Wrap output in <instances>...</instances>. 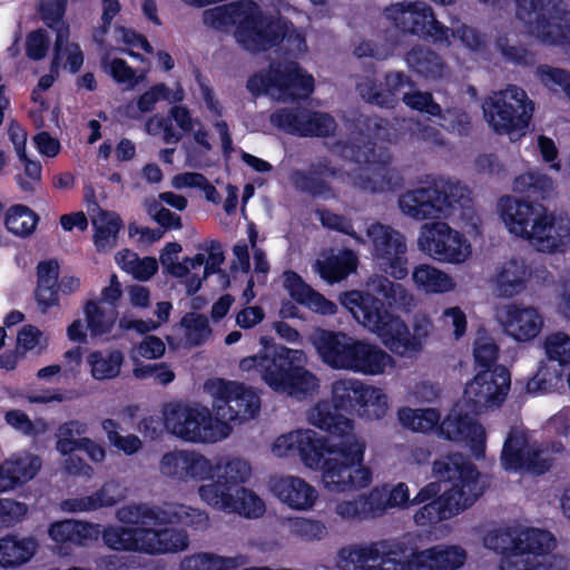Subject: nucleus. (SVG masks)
Returning <instances> with one entry per match:
<instances>
[{"label":"nucleus","instance_id":"nucleus-1","mask_svg":"<svg viewBox=\"0 0 570 570\" xmlns=\"http://www.w3.org/2000/svg\"><path fill=\"white\" fill-rule=\"evenodd\" d=\"M386 406L381 389L355 379L337 380L332 385V404L318 402L308 413L309 423L331 438L311 429L296 430L278 436L273 450L279 456L297 452L307 468L321 469L331 492L364 489L372 482V470L363 464L366 443L353 433L354 421L340 412L379 419Z\"/></svg>","mask_w":570,"mask_h":570},{"label":"nucleus","instance_id":"nucleus-2","mask_svg":"<svg viewBox=\"0 0 570 570\" xmlns=\"http://www.w3.org/2000/svg\"><path fill=\"white\" fill-rule=\"evenodd\" d=\"M433 474L436 481L424 485L412 500L405 483L394 485L385 493L387 508L423 504L415 512L414 521L428 525L451 519L482 495L476 466L459 452L434 461Z\"/></svg>","mask_w":570,"mask_h":570},{"label":"nucleus","instance_id":"nucleus-3","mask_svg":"<svg viewBox=\"0 0 570 570\" xmlns=\"http://www.w3.org/2000/svg\"><path fill=\"white\" fill-rule=\"evenodd\" d=\"M515 191L532 202L503 196L499 200L500 217L508 230L529 240L542 252H556L562 245V235L557 232L556 218L538 200L549 199L554 191V181L541 171H527L515 177Z\"/></svg>","mask_w":570,"mask_h":570},{"label":"nucleus","instance_id":"nucleus-4","mask_svg":"<svg viewBox=\"0 0 570 570\" xmlns=\"http://www.w3.org/2000/svg\"><path fill=\"white\" fill-rule=\"evenodd\" d=\"M272 341L262 336L263 352L244 357L239 363L240 370H255L274 392L286 393L299 400L316 392L320 381L306 368L305 353L302 350L272 344Z\"/></svg>","mask_w":570,"mask_h":570},{"label":"nucleus","instance_id":"nucleus-5","mask_svg":"<svg viewBox=\"0 0 570 570\" xmlns=\"http://www.w3.org/2000/svg\"><path fill=\"white\" fill-rule=\"evenodd\" d=\"M252 472L242 459H232L218 468V481L198 488L200 499L216 510L236 512L246 518H259L265 512L264 501L243 484Z\"/></svg>","mask_w":570,"mask_h":570},{"label":"nucleus","instance_id":"nucleus-6","mask_svg":"<svg viewBox=\"0 0 570 570\" xmlns=\"http://www.w3.org/2000/svg\"><path fill=\"white\" fill-rule=\"evenodd\" d=\"M49 537L61 544L86 547L100 535V525L77 520L53 522L48 530ZM104 543L111 550L142 552L145 528L109 525L101 532Z\"/></svg>","mask_w":570,"mask_h":570},{"label":"nucleus","instance_id":"nucleus-7","mask_svg":"<svg viewBox=\"0 0 570 570\" xmlns=\"http://www.w3.org/2000/svg\"><path fill=\"white\" fill-rule=\"evenodd\" d=\"M515 17L540 43L570 45V10L561 0H515Z\"/></svg>","mask_w":570,"mask_h":570},{"label":"nucleus","instance_id":"nucleus-8","mask_svg":"<svg viewBox=\"0 0 570 570\" xmlns=\"http://www.w3.org/2000/svg\"><path fill=\"white\" fill-rule=\"evenodd\" d=\"M246 88L255 97L275 90L284 102L305 100L314 91V78L297 61H277L252 75Z\"/></svg>","mask_w":570,"mask_h":570},{"label":"nucleus","instance_id":"nucleus-9","mask_svg":"<svg viewBox=\"0 0 570 570\" xmlns=\"http://www.w3.org/2000/svg\"><path fill=\"white\" fill-rule=\"evenodd\" d=\"M465 190L459 181L439 179L426 187L406 190L400 195L397 204L405 216L425 220L463 207Z\"/></svg>","mask_w":570,"mask_h":570},{"label":"nucleus","instance_id":"nucleus-10","mask_svg":"<svg viewBox=\"0 0 570 570\" xmlns=\"http://www.w3.org/2000/svg\"><path fill=\"white\" fill-rule=\"evenodd\" d=\"M483 116L498 135H510L529 127L534 104L527 92L515 85L494 91L482 102Z\"/></svg>","mask_w":570,"mask_h":570},{"label":"nucleus","instance_id":"nucleus-11","mask_svg":"<svg viewBox=\"0 0 570 570\" xmlns=\"http://www.w3.org/2000/svg\"><path fill=\"white\" fill-rule=\"evenodd\" d=\"M218 419L198 403H173L164 410V424L177 438L195 443H214L227 434L218 428Z\"/></svg>","mask_w":570,"mask_h":570},{"label":"nucleus","instance_id":"nucleus-12","mask_svg":"<svg viewBox=\"0 0 570 570\" xmlns=\"http://www.w3.org/2000/svg\"><path fill=\"white\" fill-rule=\"evenodd\" d=\"M344 153L355 164L364 167L353 179L355 187L371 193L384 189L385 174L391 164L387 148L379 147L370 136L360 135L344 146Z\"/></svg>","mask_w":570,"mask_h":570},{"label":"nucleus","instance_id":"nucleus-13","mask_svg":"<svg viewBox=\"0 0 570 570\" xmlns=\"http://www.w3.org/2000/svg\"><path fill=\"white\" fill-rule=\"evenodd\" d=\"M206 385L213 394V410L219 422L239 424L258 414L259 396L244 383L217 379Z\"/></svg>","mask_w":570,"mask_h":570},{"label":"nucleus","instance_id":"nucleus-14","mask_svg":"<svg viewBox=\"0 0 570 570\" xmlns=\"http://www.w3.org/2000/svg\"><path fill=\"white\" fill-rule=\"evenodd\" d=\"M262 11L253 1H234L203 11V22L215 30L235 26L236 41L250 52Z\"/></svg>","mask_w":570,"mask_h":570},{"label":"nucleus","instance_id":"nucleus-15","mask_svg":"<svg viewBox=\"0 0 570 570\" xmlns=\"http://www.w3.org/2000/svg\"><path fill=\"white\" fill-rule=\"evenodd\" d=\"M386 17L403 33L439 45H451L452 29L440 22L432 8L424 1L396 3L386 9Z\"/></svg>","mask_w":570,"mask_h":570},{"label":"nucleus","instance_id":"nucleus-16","mask_svg":"<svg viewBox=\"0 0 570 570\" xmlns=\"http://www.w3.org/2000/svg\"><path fill=\"white\" fill-rule=\"evenodd\" d=\"M348 177V173L342 166L333 165L325 156L312 161L306 169H294L289 174L291 184L296 191L323 200L337 197L332 180L344 183Z\"/></svg>","mask_w":570,"mask_h":570},{"label":"nucleus","instance_id":"nucleus-17","mask_svg":"<svg viewBox=\"0 0 570 570\" xmlns=\"http://www.w3.org/2000/svg\"><path fill=\"white\" fill-rule=\"evenodd\" d=\"M417 244L423 253L441 263H462L471 254V245L464 235L441 222L424 225Z\"/></svg>","mask_w":570,"mask_h":570},{"label":"nucleus","instance_id":"nucleus-18","mask_svg":"<svg viewBox=\"0 0 570 570\" xmlns=\"http://www.w3.org/2000/svg\"><path fill=\"white\" fill-rule=\"evenodd\" d=\"M511 377L509 370L499 365L493 371H478L464 389L463 399L468 407L480 414L489 407L500 406L509 392Z\"/></svg>","mask_w":570,"mask_h":570},{"label":"nucleus","instance_id":"nucleus-19","mask_svg":"<svg viewBox=\"0 0 570 570\" xmlns=\"http://www.w3.org/2000/svg\"><path fill=\"white\" fill-rule=\"evenodd\" d=\"M271 122L279 130L298 137H331L337 129L333 116L305 107H284L271 115Z\"/></svg>","mask_w":570,"mask_h":570},{"label":"nucleus","instance_id":"nucleus-20","mask_svg":"<svg viewBox=\"0 0 570 570\" xmlns=\"http://www.w3.org/2000/svg\"><path fill=\"white\" fill-rule=\"evenodd\" d=\"M366 235L373 246V255L394 279H404L407 274L406 243L404 236L389 225L373 223Z\"/></svg>","mask_w":570,"mask_h":570},{"label":"nucleus","instance_id":"nucleus-21","mask_svg":"<svg viewBox=\"0 0 570 570\" xmlns=\"http://www.w3.org/2000/svg\"><path fill=\"white\" fill-rule=\"evenodd\" d=\"M430 325V321L425 317L415 318L411 331L409 325L396 315L387 325L385 324V328L377 334V337L392 354L414 358L423 351Z\"/></svg>","mask_w":570,"mask_h":570},{"label":"nucleus","instance_id":"nucleus-22","mask_svg":"<svg viewBox=\"0 0 570 570\" xmlns=\"http://www.w3.org/2000/svg\"><path fill=\"white\" fill-rule=\"evenodd\" d=\"M546 451L528 444L523 434L509 433L501 452V463L507 471H528L541 475L552 465V459L544 456Z\"/></svg>","mask_w":570,"mask_h":570},{"label":"nucleus","instance_id":"nucleus-23","mask_svg":"<svg viewBox=\"0 0 570 570\" xmlns=\"http://www.w3.org/2000/svg\"><path fill=\"white\" fill-rule=\"evenodd\" d=\"M36 269L35 299L42 313L59 306V291L71 294L80 286L79 278L75 276H63L59 281V263L55 258L39 262Z\"/></svg>","mask_w":570,"mask_h":570},{"label":"nucleus","instance_id":"nucleus-24","mask_svg":"<svg viewBox=\"0 0 570 570\" xmlns=\"http://www.w3.org/2000/svg\"><path fill=\"white\" fill-rule=\"evenodd\" d=\"M284 41L292 50L302 51L306 47L305 37L293 22L281 18L274 19L262 11L250 52H265Z\"/></svg>","mask_w":570,"mask_h":570},{"label":"nucleus","instance_id":"nucleus-25","mask_svg":"<svg viewBox=\"0 0 570 570\" xmlns=\"http://www.w3.org/2000/svg\"><path fill=\"white\" fill-rule=\"evenodd\" d=\"M439 435L448 441L469 444L476 459L485 453V430L468 413L455 407L441 421Z\"/></svg>","mask_w":570,"mask_h":570},{"label":"nucleus","instance_id":"nucleus-26","mask_svg":"<svg viewBox=\"0 0 570 570\" xmlns=\"http://www.w3.org/2000/svg\"><path fill=\"white\" fill-rule=\"evenodd\" d=\"M533 276L541 278L543 283L552 278L544 266L532 269L523 258H511L499 267L493 278L494 289L501 297H513L525 291Z\"/></svg>","mask_w":570,"mask_h":570},{"label":"nucleus","instance_id":"nucleus-27","mask_svg":"<svg viewBox=\"0 0 570 570\" xmlns=\"http://www.w3.org/2000/svg\"><path fill=\"white\" fill-rule=\"evenodd\" d=\"M345 304L354 317L376 335L396 316L390 312L383 299L366 292H348L345 295Z\"/></svg>","mask_w":570,"mask_h":570},{"label":"nucleus","instance_id":"nucleus-28","mask_svg":"<svg viewBox=\"0 0 570 570\" xmlns=\"http://www.w3.org/2000/svg\"><path fill=\"white\" fill-rule=\"evenodd\" d=\"M375 570H421V550L403 539L375 541Z\"/></svg>","mask_w":570,"mask_h":570},{"label":"nucleus","instance_id":"nucleus-29","mask_svg":"<svg viewBox=\"0 0 570 570\" xmlns=\"http://www.w3.org/2000/svg\"><path fill=\"white\" fill-rule=\"evenodd\" d=\"M414 82L402 71L386 72L384 80L376 83L373 80H366L358 85L360 95L370 104L380 107H393L401 94L404 95L405 88H412Z\"/></svg>","mask_w":570,"mask_h":570},{"label":"nucleus","instance_id":"nucleus-30","mask_svg":"<svg viewBox=\"0 0 570 570\" xmlns=\"http://www.w3.org/2000/svg\"><path fill=\"white\" fill-rule=\"evenodd\" d=\"M355 338L342 332L322 330L314 346L322 361L334 370H347Z\"/></svg>","mask_w":570,"mask_h":570},{"label":"nucleus","instance_id":"nucleus-31","mask_svg":"<svg viewBox=\"0 0 570 570\" xmlns=\"http://www.w3.org/2000/svg\"><path fill=\"white\" fill-rule=\"evenodd\" d=\"M283 276L285 289L297 304L323 315H332L336 312V305L306 284L298 273L288 269Z\"/></svg>","mask_w":570,"mask_h":570},{"label":"nucleus","instance_id":"nucleus-32","mask_svg":"<svg viewBox=\"0 0 570 570\" xmlns=\"http://www.w3.org/2000/svg\"><path fill=\"white\" fill-rule=\"evenodd\" d=\"M386 509L385 492L374 488L354 500L338 502L335 512L346 520H367L381 517Z\"/></svg>","mask_w":570,"mask_h":570},{"label":"nucleus","instance_id":"nucleus-33","mask_svg":"<svg viewBox=\"0 0 570 570\" xmlns=\"http://www.w3.org/2000/svg\"><path fill=\"white\" fill-rule=\"evenodd\" d=\"M272 489L282 502L295 510H307L317 499L316 490L299 476L279 478Z\"/></svg>","mask_w":570,"mask_h":570},{"label":"nucleus","instance_id":"nucleus-34","mask_svg":"<svg viewBox=\"0 0 570 570\" xmlns=\"http://www.w3.org/2000/svg\"><path fill=\"white\" fill-rule=\"evenodd\" d=\"M393 363V357L381 347L355 340L347 370L366 375H376L382 374Z\"/></svg>","mask_w":570,"mask_h":570},{"label":"nucleus","instance_id":"nucleus-35","mask_svg":"<svg viewBox=\"0 0 570 570\" xmlns=\"http://www.w3.org/2000/svg\"><path fill=\"white\" fill-rule=\"evenodd\" d=\"M542 325V317L534 307L511 305L507 309L505 330L518 342L533 340Z\"/></svg>","mask_w":570,"mask_h":570},{"label":"nucleus","instance_id":"nucleus-36","mask_svg":"<svg viewBox=\"0 0 570 570\" xmlns=\"http://www.w3.org/2000/svg\"><path fill=\"white\" fill-rule=\"evenodd\" d=\"M512 546H514V550L522 552L532 560H539V562H548L550 557H560L552 553L557 540L549 530L527 529L521 537L513 540Z\"/></svg>","mask_w":570,"mask_h":570},{"label":"nucleus","instance_id":"nucleus-37","mask_svg":"<svg viewBox=\"0 0 570 570\" xmlns=\"http://www.w3.org/2000/svg\"><path fill=\"white\" fill-rule=\"evenodd\" d=\"M188 544L189 538L185 530L145 528L144 553L179 552L187 549Z\"/></svg>","mask_w":570,"mask_h":570},{"label":"nucleus","instance_id":"nucleus-38","mask_svg":"<svg viewBox=\"0 0 570 570\" xmlns=\"http://www.w3.org/2000/svg\"><path fill=\"white\" fill-rule=\"evenodd\" d=\"M68 0H40L39 14L43 23L56 32L53 50L56 56L62 51L68 43L70 29L63 20Z\"/></svg>","mask_w":570,"mask_h":570},{"label":"nucleus","instance_id":"nucleus-39","mask_svg":"<svg viewBox=\"0 0 570 570\" xmlns=\"http://www.w3.org/2000/svg\"><path fill=\"white\" fill-rule=\"evenodd\" d=\"M38 542L32 537L7 534L0 538V567L17 568L35 556Z\"/></svg>","mask_w":570,"mask_h":570},{"label":"nucleus","instance_id":"nucleus-40","mask_svg":"<svg viewBox=\"0 0 570 570\" xmlns=\"http://www.w3.org/2000/svg\"><path fill=\"white\" fill-rule=\"evenodd\" d=\"M466 559V552L459 546L438 544L421 550V570H456Z\"/></svg>","mask_w":570,"mask_h":570},{"label":"nucleus","instance_id":"nucleus-41","mask_svg":"<svg viewBox=\"0 0 570 570\" xmlns=\"http://www.w3.org/2000/svg\"><path fill=\"white\" fill-rule=\"evenodd\" d=\"M40 469L38 458H18L0 465V493L32 480Z\"/></svg>","mask_w":570,"mask_h":570},{"label":"nucleus","instance_id":"nucleus-42","mask_svg":"<svg viewBox=\"0 0 570 570\" xmlns=\"http://www.w3.org/2000/svg\"><path fill=\"white\" fill-rule=\"evenodd\" d=\"M410 70L425 79H440L445 75L446 63L435 51L421 46L413 47L405 55Z\"/></svg>","mask_w":570,"mask_h":570},{"label":"nucleus","instance_id":"nucleus-43","mask_svg":"<svg viewBox=\"0 0 570 570\" xmlns=\"http://www.w3.org/2000/svg\"><path fill=\"white\" fill-rule=\"evenodd\" d=\"M412 281L416 289L426 294H443L455 287L451 276L430 264L415 266L412 271Z\"/></svg>","mask_w":570,"mask_h":570},{"label":"nucleus","instance_id":"nucleus-44","mask_svg":"<svg viewBox=\"0 0 570 570\" xmlns=\"http://www.w3.org/2000/svg\"><path fill=\"white\" fill-rule=\"evenodd\" d=\"M357 256L348 248L342 249L337 255L317 262L318 273L323 279L333 284L345 279L357 268Z\"/></svg>","mask_w":570,"mask_h":570},{"label":"nucleus","instance_id":"nucleus-45","mask_svg":"<svg viewBox=\"0 0 570 570\" xmlns=\"http://www.w3.org/2000/svg\"><path fill=\"white\" fill-rule=\"evenodd\" d=\"M170 512L171 504L161 508L147 503H137L128 505L126 509H122L120 513H122L121 520L148 528V525L160 527L170 524Z\"/></svg>","mask_w":570,"mask_h":570},{"label":"nucleus","instance_id":"nucleus-46","mask_svg":"<svg viewBox=\"0 0 570 570\" xmlns=\"http://www.w3.org/2000/svg\"><path fill=\"white\" fill-rule=\"evenodd\" d=\"M376 560L374 541L368 546H352L340 549L337 566L341 570H375Z\"/></svg>","mask_w":570,"mask_h":570},{"label":"nucleus","instance_id":"nucleus-47","mask_svg":"<svg viewBox=\"0 0 570 570\" xmlns=\"http://www.w3.org/2000/svg\"><path fill=\"white\" fill-rule=\"evenodd\" d=\"M548 562H539L532 560L530 557L524 556L522 552L514 550L512 546L507 553H504L500 570H564L566 560L563 557H550Z\"/></svg>","mask_w":570,"mask_h":570},{"label":"nucleus","instance_id":"nucleus-48","mask_svg":"<svg viewBox=\"0 0 570 570\" xmlns=\"http://www.w3.org/2000/svg\"><path fill=\"white\" fill-rule=\"evenodd\" d=\"M87 362L95 380H111L119 375L124 355L119 350H111L107 354L101 351H92L87 356Z\"/></svg>","mask_w":570,"mask_h":570},{"label":"nucleus","instance_id":"nucleus-49","mask_svg":"<svg viewBox=\"0 0 570 570\" xmlns=\"http://www.w3.org/2000/svg\"><path fill=\"white\" fill-rule=\"evenodd\" d=\"M564 365L541 361L535 374L525 384L527 393L538 395L556 389L562 382Z\"/></svg>","mask_w":570,"mask_h":570},{"label":"nucleus","instance_id":"nucleus-50","mask_svg":"<svg viewBox=\"0 0 570 570\" xmlns=\"http://www.w3.org/2000/svg\"><path fill=\"white\" fill-rule=\"evenodd\" d=\"M440 419V412L436 409L403 407L399 410L401 424L414 432L428 433L435 429L439 430Z\"/></svg>","mask_w":570,"mask_h":570},{"label":"nucleus","instance_id":"nucleus-51","mask_svg":"<svg viewBox=\"0 0 570 570\" xmlns=\"http://www.w3.org/2000/svg\"><path fill=\"white\" fill-rule=\"evenodd\" d=\"M114 485L105 483L100 489L90 495L75 499H67L62 505L71 512L94 511L104 507H112L117 503V498L111 494Z\"/></svg>","mask_w":570,"mask_h":570},{"label":"nucleus","instance_id":"nucleus-52","mask_svg":"<svg viewBox=\"0 0 570 570\" xmlns=\"http://www.w3.org/2000/svg\"><path fill=\"white\" fill-rule=\"evenodd\" d=\"M39 222V216L26 205H13L6 213L4 225L13 235H31Z\"/></svg>","mask_w":570,"mask_h":570},{"label":"nucleus","instance_id":"nucleus-53","mask_svg":"<svg viewBox=\"0 0 570 570\" xmlns=\"http://www.w3.org/2000/svg\"><path fill=\"white\" fill-rule=\"evenodd\" d=\"M87 328L92 337L109 334L116 323L117 313L115 309L106 311L98 302L88 301L83 307Z\"/></svg>","mask_w":570,"mask_h":570},{"label":"nucleus","instance_id":"nucleus-54","mask_svg":"<svg viewBox=\"0 0 570 570\" xmlns=\"http://www.w3.org/2000/svg\"><path fill=\"white\" fill-rule=\"evenodd\" d=\"M88 432V424L78 420H69L57 430V451L66 456L78 451L81 439Z\"/></svg>","mask_w":570,"mask_h":570},{"label":"nucleus","instance_id":"nucleus-55","mask_svg":"<svg viewBox=\"0 0 570 570\" xmlns=\"http://www.w3.org/2000/svg\"><path fill=\"white\" fill-rule=\"evenodd\" d=\"M185 464L186 481H218V468L225 466V462L222 461L214 465L210 460L195 451H186Z\"/></svg>","mask_w":570,"mask_h":570},{"label":"nucleus","instance_id":"nucleus-56","mask_svg":"<svg viewBox=\"0 0 570 570\" xmlns=\"http://www.w3.org/2000/svg\"><path fill=\"white\" fill-rule=\"evenodd\" d=\"M239 557L198 553L181 561V570H234L240 566Z\"/></svg>","mask_w":570,"mask_h":570},{"label":"nucleus","instance_id":"nucleus-57","mask_svg":"<svg viewBox=\"0 0 570 570\" xmlns=\"http://www.w3.org/2000/svg\"><path fill=\"white\" fill-rule=\"evenodd\" d=\"M124 224L116 213H104L99 225L95 224L94 243L98 252L111 249Z\"/></svg>","mask_w":570,"mask_h":570},{"label":"nucleus","instance_id":"nucleus-58","mask_svg":"<svg viewBox=\"0 0 570 570\" xmlns=\"http://www.w3.org/2000/svg\"><path fill=\"white\" fill-rule=\"evenodd\" d=\"M374 289L390 308L407 309L412 305V294L403 285L391 282L387 277H380Z\"/></svg>","mask_w":570,"mask_h":570},{"label":"nucleus","instance_id":"nucleus-59","mask_svg":"<svg viewBox=\"0 0 570 570\" xmlns=\"http://www.w3.org/2000/svg\"><path fill=\"white\" fill-rule=\"evenodd\" d=\"M550 363L568 366L570 364V336L563 332L548 335L543 343Z\"/></svg>","mask_w":570,"mask_h":570},{"label":"nucleus","instance_id":"nucleus-60","mask_svg":"<svg viewBox=\"0 0 570 570\" xmlns=\"http://www.w3.org/2000/svg\"><path fill=\"white\" fill-rule=\"evenodd\" d=\"M208 514L199 509L185 504H171L170 524H181L196 530H204L208 525Z\"/></svg>","mask_w":570,"mask_h":570},{"label":"nucleus","instance_id":"nucleus-61","mask_svg":"<svg viewBox=\"0 0 570 570\" xmlns=\"http://www.w3.org/2000/svg\"><path fill=\"white\" fill-rule=\"evenodd\" d=\"M473 356L479 371H493L499 357V347L489 336H480L474 341Z\"/></svg>","mask_w":570,"mask_h":570},{"label":"nucleus","instance_id":"nucleus-62","mask_svg":"<svg viewBox=\"0 0 570 570\" xmlns=\"http://www.w3.org/2000/svg\"><path fill=\"white\" fill-rule=\"evenodd\" d=\"M441 126L449 132L469 136L472 130L471 117L460 108H448L442 115Z\"/></svg>","mask_w":570,"mask_h":570},{"label":"nucleus","instance_id":"nucleus-63","mask_svg":"<svg viewBox=\"0 0 570 570\" xmlns=\"http://www.w3.org/2000/svg\"><path fill=\"white\" fill-rule=\"evenodd\" d=\"M185 455L186 450H175L165 453L159 462L161 474L179 481H186Z\"/></svg>","mask_w":570,"mask_h":570},{"label":"nucleus","instance_id":"nucleus-64","mask_svg":"<svg viewBox=\"0 0 570 570\" xmlns=\"http://www.w3.org/2000/svg\"><path fill=\"white\" fill-rule=\"evenodd\" d=\"M537 75L544 86L556 85L570 97V71L548 65H540L537 68Z\"/></svg>","mask_w":570,"mask_h":570}]
</instances>
